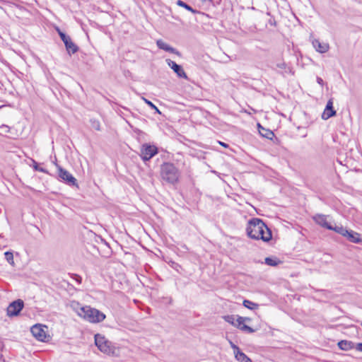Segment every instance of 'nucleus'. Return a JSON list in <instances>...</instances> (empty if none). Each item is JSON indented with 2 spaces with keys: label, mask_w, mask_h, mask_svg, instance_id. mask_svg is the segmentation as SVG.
<instances>
[{
  "label": "nucleus",
  "mask_w": 362,
  "mask_h": 362,
  "mask_svg": "<svg viewBox=\"0 0 362 362\" xmlns=\"http://www.w3.org/2000/svg\"><path fill=\"white\" fill-rule=\"evenodd\" d=\"M246 232L248 237L254 240L269 242L272 238L271 230L264 221L258 218H252L249 220Z\"/></svg>",
  "instance_id": "1"
},
{
  "label": "nucleus",
  "mask_w": 362,
  "mask_h": 362,
  "mask_svg": "<svg viewBox=\"0 0 362 362\" xmlns=\"http://www.w3.org/2000/svg\"><path fill=\"white\" fill-rule=\"evenodd\" d=\"M73 308L79 317L90 322L98 323L105 319V315L103 313L90 306H81L79 303H76Z\"/></svg>",
  "instance_id": "2"
},
{
  "label": "nucleus",
  "mask_w": 362,
  "mask_h": 362,
  "mask_svg": "<svg viewBox=\"0 0 362 362\" xmlns=\"http://www.w3.org/2000/svg\"><path fill=\"white\" fill-rule=\"evenodd\" d=\"M160 176L166 182L174 185L178 182L180 172L173 163L165 162L160 165Z\"/></svg>",
  "instance_id": "3"
},
{
  "label": "nucleus",
  "mask_w": 362,
  "mask_h": 362,
  "mask_svg": "<svg viewBox=\"0 0 362 362\" xmlns=\"http://www.w3.org/2000/svg\"><path fill=\"white\" fill-rule=\"evenodd\" d=\"M95 344L101 352L110 356L116 355L115 346H114L113 343L106 339L105 336L100 334H95Z\"/></svg>",
  "instance_id": "4"
},
{
  "label": "nucleus",
  "mask_w": 362,
  "mask_h": 362,
  "mask_svg": "<svg viewBox=\"0 0 362 362\" xmlns=\"http://www.w3.org/2000/svg\"><path fill=\"white\" fill-rule=\"evenodd\" d=\"M158 153V148L155 145L148 143L143 144L140 148V156L143 161L150 160L153 156Z\"/></svg>",
  "instance_id": "5"
},
{
  "label": "nucleus",
  "mask_w": 362,
  "mask_h": 362,
  "mask_svg": "<svg viewBox=\"0 0 362 362\" xmlns=\"http://www.w3.org/2000/svg\"><path fill=\"white\" fill-rule=\"evenodd\" d=\"M57 31L61 40L63 41L69 54H74L78 51V47L72 42L70 36L67 35L58 28H57Z\"/></svg>",
  "instance_id": "6"
},
{
  "label": "nucleus",
  "mask_w": 362,
  "mask_h": 362,
  "mask_svg": "<svg viewBox=\"0 0 362 362\" xmlns=\"http://www.w3.org/2000/svg\"><path fill=\"white\" fill-rule=\"evenodd\" d=\"M24 307V302L21 299H17L11 302L7 307L6 312L8 317L18 316Z\"/></svg>",
  "instance_id": "7"
},
{
  "label": "nucleus",
  "mask_w": 362,
  "mask_h": 362,
  "mask_svg": "<svg viewBox=\"0 0 362 362\" xmlns=\"http://www.w3.org/2000/svg\"><path fill=\"white\" fill-rule=\"evenodd\" d=\"M59 170V177L63 180L69 186L78 187L76 179L67 170L57 165Z\"/></svg>",
  "instance_id": "8"
},
{
  "label": "nucleus",
  "mask_w": 362,
  "mask_h": 362,
  "mask_svg": "<svg viewBox=\"0 0 362 362\" xmlns=\"http://www.w3.org/2000/svg\"><path fill=\"white\" fill-rule=\"evenodd\" d=\"M30 332L33 337L40 341H45L47 339V334L44 330L43 327L41 325L36 324L30 328Z\"/></svg>",
  "instance_id": "9"
},
{
  "label": "nucleus",
  "mask_w": 362,
  "mask_h": 362,
  "mask_svg": "<svg viewBox=\"0 0 362 362\" xmlns=\"http://www.w3.org/2000/svg\"><path fill=\"white\" fill-rule=\"evenodd\" d=\"M166 63L173 70V71L177 74V77L185 78V79L188 78L186 73L185 72V71L181 65L177 64L176 62H175L174 61H173L170 59H166Z\"/></svg>",
  "instance_id": "10"
},
{
  "label": "nucleus",
  "mask_w": 362,
  "mask_h": 362,
  "mask_svg": "<svg viewBox=\"0 0 362 362\" xmlns=\"http://www.w3.org/2000/svg\"><path fill=\"white\" fill-rule=\"evenodd\" d=\"M237 328L247 333H253L255 329L245 324V322H250L251 319L246 317L237 316Z\"/></svg>",
  "instance_id": "11"
},
{
  "label": "nucleus",
  "mask_w": 362,
  "mask_h": 362,
  "mask_svg": "<svg viewBox=\"0 0 362 362\" xmlns=\"http://www.w3.org/2000/svg\"><path fill=\"white\" fill-rule=\"evenodd\" d=\"M337 112L334 109L332 100L330 99L327 103L325 109L322 115V118L325 120H327L330 117L335 116Z\"/></svg>",
  "instance_id": "12"
},
{
  "label": "nucleus",
  "mask_w": 362,
  "mask_h": 362,
  "mask_svg": "<svg viewBox=\"0 0 362 362\" xmlns=\"http://www.w3.org/2000/svg\"><path fill=\"white\" fill-rule=\"evenodd\" d=\"M313 220L317 224L322 226V228L328 230L332 229V226L331 223L327 221V216L325 215L316 214L313 216Z\"/></svg>",
  "instance_id": "13"
},
{
  "label": "nucleus",
  "mask_w": 362,
  "mask_h": 362,
  "mask_svg": "<svg viewBox=\"0 0 362 362\" xmlns=\"http://www.w3.org/2000/svg\"><path fill=\"white\" fill-rule=\"evenodd\" d=\"M344 238L353 243L360 244L362 243L361 234L352 230H348Z\"/></svg>",
  "instance_id": "14"
},
{
  "label": "nucleus",
  "mask_w": 362,
  "mask_h": 362,
  "mask_svg": "<svg viewBox=\"0 0 362 362\" xmlns=\"http://www.w3.org/2000/svg\"><path fill=\"white\" fill-rule=\"evenodd\" d=\"M156 45L158 46V47L159 49H160L165 50V51L168 52L170 53L175 54H176L177 56H180L181 55L180 52L177 49H176L175 48L170 46L168 44L165 43L162 40H157Z\"/></svg>",
  "instance_id": "15"
},
{
  "label": "nucleus",
  "mask_w": 362,
  "mask_h": 362,
  "mask_svg": "<svg viewBox=\"0 0 362 362\" xmlns=\"http://www.w3.org/2000/svg\"><path fill=\"white\" fill-rule=\"evenodd\" d=\"M257 128L259 134L262 137L272 140L274 136V134L272 130L269 129H265L259 123L257 124Z\"/></svg>",
  "instance_id": "16"
},
{
  "label": "nucleus",
  "mask_w": 362,
  "mask_h": 362,
  "mask_svg": "<svg viewBox=\"0 0 362 362\" xmlns=\"http://www.w3.org/2000/svg\"><path fill=\"white\" fill-rule=\"evenodd\" d=\"M313 45L315 48L316 51L320 53H325L329 49V45L326 43H322L320 42L318 40H314L313 41Z\"/></svg>",
  "instance_id": "17"
},
{
  "label": "nucleus",
  "mask_w": 362,
  "mask_h": 362,
  "mask_svg": "<svg viewBox=\"0 0 362 362\" xmlns=\"http://www.w3.org/2000/svg\"><path fill=\"white\" fill-rule=\"evenodd\" d=\"M339 348L343 351H349L354 349V343L351 341L341 340L337 344Z\"/></svg>",
  "instance_id": "18"
},
{
  "label": "nucleus",
  "mask_w": 362,
  "mask_h": 362,
  "mask_svg": "<svg viewBox=\"0 0 362 362\" xmlns=\"http://www.w3.org/2000/svg\"><path fill=\"white\" fill-rule=\"evenodd\" d=\"M264 263L269 266L276 267L282 262L276 257H267L264 259Z\"/></svg>",
  "instance_id": "19"
},
{
  "label": "nucleus",
  "mask_w": 362,
  "mask_h": 362,
  "mask_svg": "<svg viewBox=\"0 0 362 362\" xmlns=\"http://www.w3.org/2000/svg\"><path fill=\"white\" fill-rule=\"evenodd\" d=\"M235 358L239 362H252V359L242 351L235 354Z\"/></svg>",
  "instance_id": "20"
},
{
  "label": "nucleus",
  "mask_w": 362,
  "mask_h": 362,
  "mask_svg": "<svg viewBox=\"0 0 362 362\" xmlns=\"http://www.w3.org/2000/svg\"><path fill=\"white\" fill-rule=\"evenodd\" d=\"M177 5H178L179 6L185 8L187 11L192 12V13H198V11L197 10L194 9L191 6H189V4H187V3L184 2L182 0H178L177 1Z\"/></svg>",
  "instance_id": "21"
},
{
  "label": "nucleus",
  "mask_w": 362,
  "mask_h": 362,
  "mask_svg": "<svg viewBox=\"0 0 362 362\" xmlns=\"http://www.w3.org/2000/svg\"><path fill=\"white\" fill-rule=\"evenodd\" d=\"M330 230H334L338 234H340L343 237H344L348 229L346 228L343 227L342 226H332V229H330Z\"/></svg>",
  "instance_id": "22"
},
{
  "label": "nucleus",
  "mask_w": 362,
  "mask_h": 362,
  "mask_svg": "<svg viewBox=\"0 0 362 362\" xmlns=\"http://www.w3.org/2000/svg\"><path fill=\"white\" fill-rule=\"evenodd\" d=\"M223 320L228 323L232 325L233 326L237 327V319L235 320V316L233 315H228L223 317Z\"/></svg>",
  "instance_id": "23"
},
{
  "label": "nucleus",
  "mask_w": 362,
  "mask_h": 362,
  "mask_svg": "<svg viewBox=\"0 0 362 362\" xmlns=\"http://www.w3.org/2000/svg\"><path fill=\"white\" fill-rule=\"evenodd\" d=\"M243 305L245 308H247L250 310H255V309L258 308V307H259V305L257 303H253L249 300H244Z\"/></svg>",
  "instance_id": "24"
},
{
  "label": "nucleus",
  "mask_w": 362,
  "mask_h": 362,
  "mask_svg": "<svg viewBox=\"0 0 362 362\" xmlns=\"http://www.w3.org/2000/svg\"><path fill=\"white\" fill-rule=\"evenodd\" d=\"M90 126L91 128L96 130L100 131V122L95 119H90Z\"/></svg>",
  "instance_id": "25"
},
{
  "label": "nucleus",
  "mask_w": 362,
  "mask_h": 362,
  "mask_svg": "<svg viewBox=\"0 0 362 362\" xmlns=\"http://www.w3.org/2000/svg\"><path fill=\"white\" fill-rule=\"evenodd\" d=\"M143 100L145 102V103L147 104L152 110H154L156 113L159 115L161 114L159 109L151 101L144 98H143Z\"/></svg>",
  "instance_id": "26"
},
{
  "label": "nucleus",
  "mask_w": 362,
  "mask_h": 362,
  "mask_svg": "<svg viewBox=\"0 0 362 362\" xmlns=\"http://www.w3.org/2000/svg\"><path fill=\"white\" fill-rule=\"evenodd\" d=\"M4 257H5V259H6V261L9 264H13V252H10V251L5 252H4Z\"/></svg>",
  "instance_id": "27"
},
{
  "label": "nucleus",
  "mask_w": 362,
  "mask_h": 362,
  "mask_svg": "<svg viewBox=\"0 0 362 362\" xmlns=\"http://www.w3.org/2000/svg\"><path fill=\"white\" fill-rule=\"evenodd\" d=\"M33 168L35 170L45 173H47V171L45 168L40 167L38 163L35 160H33Z\"/></svg>",
  "instance_id": "28"
},
{
  "label": "nucleus",
  "mask_w": 362,
  "mask_h": 362,
  "mask_svg": "<svg viewBox=\"0 0 362 362\" xmlns=\"http://www.w3.org/2000/svg\"><path fill=\"white\" fill-rule=\"evenodd\" d=\"M230 344L231 348L233 350L234 356H235V354H238V352L241 351L240 348L237 345H235L234 343H233L232 341H230Z\"/></svg>",
  "instance_id": "29"
},
{
  "label": "nucleus",
  "mask_w": 362,
  "mask_h": 362,
  "mask_svg": "<svg viewBox=\"0 0 362 362\" xmlns=\"http://www.w3.org/2000/svg\"><path fill=\"white\" fill-rule=\"evenodd\" d=\"M230 344L231 348L233 350L234 356H235V354H238V352L241 351L240 348L237 345H235L234 343H233L232 341H230Z\"/></svg>",
  "instance_id": "30"
},
{
  "label": "nucleus",
  "mask_w": 362,
  "mask_h": 362,
  "mask_svg": "<svg viewBox=\"0 0 362 362\" xmlns=\"http://www.w3.org/2000/svg\"><path fill=\"white\" fill-rule=\"evenodd\" d=\"M276 66L277 68H279V69H286V64L284 62H279V63H277L276 64Z\"/></svg>",
  "instance_id": "31"
},
{
  "label": "nucleus",
  "mask_w": 362,
  "mask_h": 362,
  "mask_svg": "<svg viewBox=\"0 0 362 362\" xmlns=\"http://www.w3.org/2000/svg\"><path fill=\"white\" fill-rule=\"evenodd\" d=\"M268 24H269L272 26H276V21L274 19V18L271 17L268 21Z\"/></svg>",
  "instance_id": "32"
},
{
  "label": "nucleus",
  "mask_w": 362,
  "mask_h": 362,
  "mask_svg": "<svg viewBox=\"0 0 362 362\" xmlns=\"http://www.w3.org/2000/svg\"><path fill=\"white\" fill-rule=\"evenodd\" d=\"M354 349H356L357 351L362 352V342L354 344Z\"/></svg>",
  "instance_id": "33"
},
{
  "label": "nucleus",
  "mask_w": 362,
  "mask_h": 362,
  "mask_svg": "<svg viewBox=\"0 0 362 362\" xmlns=\"http://www.w3.org/2000/svg\"><path fill=\"white\" fill-rule=\"evenodd\" d=\"M316 81H317V83L320 84L321 86H324V81L322 78L317 76L316 78Z\"/></svg>",
  "instance_id": "34"
},
{
  "label": "nucleus",
  "mask_w": 362,
  "mask_h": 362,
  "mask_svg": "<svg viewBox=\"0 0 362 362\" xmlns=\"http://www.w3.org/2000/svg\"><path fill=\"white\" fill-rule=\"evenodd\" d=\"M171 267H172L173 268L175 269L176 270H177V269H177L178 267H180V266L177 263H176V262H172Z\"/></svg>",
  "instance_id": "35"
},
{
  "label": "nucleus",
  "mask_w": 362,
  "mask_h": 362,
  "mask_svg": "<svg viewBox=\"0 0 362 362\" xmlns=\"http://www.w3.org/2000/svg\"><path fill=\"white\" fill-rule=\"evenodd\" d=\"M75 276H76V277H75L76 281L78 283L81 284V281H82L81 277L80 276H78V275H76V274L75 275Z\"/></svg>",
  "instance_id": "36"
},
{
  "label": "nucleus",
  "mask_w": 362,
  "mask_h": 362,
  "mask_svg": "<svg viewBox=\"0 0 362 362\" xmlns=\"http://www.w3.org/2000/svg\"><path fill=\"white\" fill-rule=\"evenodd\" d=\"M1 129H4V132L7 133L9 132V127L6 125H3L2 127H1Z\"/></svg>",
  "instance_id": "37"
},
{
  "label": "nucleus",
  "mask_w": 362,
  "mask_h": 362,
  "mask_svg": "<svg viewBox=\"0 0 362 362\" xmlns=\"http://www.w3.org/2000/svg\"><path fill=\"white\" fill-rule=\"evenodd\" d=\"M4 348V342L2 341V339L0 338V351L3 349Z\"/></svg>",
  "instance_id": "38"
},
{
  "label": "nucleus",
  "mask_w": 362,
  "mask_h": 362,
  "mask_svg": "<svg viewBox=\"0 0 362 362\" xmlns=\"http://www.w3.org/2000/svg\"><path fill=\"white\" fill-rule=\"evenodd\" d=\"M219 144H220L221 146H223V147H225V148L228 147V144H225V143H223V142H221V141H220V142H219Z\"/></svg>",
  "instance_id": "39"
},
{
  "label": "nucleus",
  "mask_w": 362,
  "mask_h": 362,
  "mask_svg": "<svg viewBox=\"0 0 362 362\" xmlns=\"http://www.w3.org/2000/svg\"><path fill=\"white\" fill-rule=\"evenodd\" d=\"M100 239H101V241H102V242H103V243H105V245L108 246L107 243L105 242V240H103V239H102V238H100Z\"/></svg>",
  "instance_id": "40"
},
{
  "label": "nucleus",
  "mask_w": 362,
  "mask_h": 362,
  "mask_svg": "<svg viewBox=\"0 0 362 362\" xmlns=\"http://www.w3.org/2000/svg\"><path fill=\"white\" fill-rule=\"evenodd\" d=\"M361 326H362V322H361Z\"/></svg>",
  "instance_id": "41"
}]
</instances>
